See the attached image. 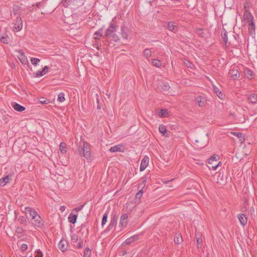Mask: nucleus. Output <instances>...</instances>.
<instances>
[{
	"mask_svg": "<svg viewBox=\"0 0 257 257\" xmlns=\"http://www.w3.org/2000/svg\"><path fill=\"white\" fill-rule=\"evenodd\" d=\"M152 64L157 67H160L161 66V62L158 59H153Z\"/></svg>",
	"mask_w": 257,
	"mask_h": 257,
	"instance_id": "nucleus-38",
	"label": "nucleus"
},
{
	"mask_svg": "<svg viewBox=\"0 0 257 257\" xmlns=\"http://www.w3.org/2000/svg\"><path fill=\"white\" fill-rule=\"evenodd\" d=\"M67 145L65 143L62 142L60 143L59 147L60 151L63 154H65L67 151V149L66 147Z\"/></svg>",
	"mask_w": 257,
	"mask_h": 257,
	"instance_id": "nucleus-31",
	"label": "nucleus"
},
{
	"mask_svg": "<svg viewBox=\"0 0 257 257\" xmlns=\"http://www.w3.org/2000/svg\"><path fill=\"white\" fill-rule=\"evenodd\" d=\"M43 255L42 252L39 249L37 251V254L35 257H43Z\"/></svg>",
	"mask_w": 257,
	"mask_h": 257,
	"instance_id": "nucleus-50",
	"label": "nucleus"
},
{
	"mask_svg": "<svg viewBox=\"0 0 257 257\" xmlns=\"http://www.w3.org/2000/svg\"><path fill=\"white\" fill-rule=\"evenodd\" d=\"M195 101L199 107H205L207 104L206 97L204 95H199L195 97Z\"/></svg>",
	"mask_w": 257,
	"mask_h": 257,
	"instance_id": "nucleus-5",
	"label": "nucleus"
},
{
	"mask_svg": "<svg viewBox=\"0 0 257 257\" xmlns=\"http://www.w3.org/2000/svg\"><path fill=\"white\" fill-rule=\"evenodd\" d=\"M31 61L33 65L36 66L37 65L38 62H39L40 61V60L38 58H32L31 59Z\"/></svg>",
	"mask_w": 257,
	"mask_h": 257,
	"instance_id": "nucleus-42",
	"label": "nucleus"
},
{
	"mask_svg": "<svg viewBox=\"0 0 257 257\" xmlns=\"http://www.w3.org/2000/svg\"><path fill=\"white\" fill-rule=\"evenodd\" d=\"M219 156L218 155H213L210 159L209 160V164L210 165H211V162L210 161H217L218 159H219Z\"/></svg>",
	"mask_w": 257,
	"mask_h": 257,
	"instance_id": "nucleus-40",
	"label": "nucleus"
},
{
	"mask_svg": "<svg viewBox=\"0 0 257 257\" xmlns=\"http://www.w3.org/2000/svg\"><path fill=\"white\" fill-rule=\"evenodd\" d=\"M58 246L59 249L61 251H62V252L65 251L67 250L68 247V244L66 240L61 239L59 241L58 244Z\"/></svg>",
	"mask_w": 257,
	"mask_h": 257,
	"instance_id": "nucleus-13",
	"label": "nucleus"
},
{
	"mask_svg": "<svg viewBox=\"0 0 257 257\" xmlns=\"http://www.w3.org/2000/svg\"><path fill=\"white\" fill-rule=\"evenodd\" d=\"M73 242H76L77 240H78V237L77 235H73V236H72V238H71Z\"/></svg>",
	"mask_w": 257,
	"mask_h": 257,
	"instance_id": "nucleus-54",
	"label": "nucleus"
},
{
	"mask_svg": "<svg viewBox=\"0 0 257 257\" xmlns=\"http://www.w3.org/2000/svg\"><path fill=\"white\" fill-rule=\"evenodd\" d=\"M83 257H89V256L87 255H85V254H83Z\"/></svg>",
	"mask_w": 257,
	"mask_h": 257,
	"instance_id": "nucleus-61",
	"label": "nucleus"
},
{
	"mask_svg": "<svg viewBox=\"0 0 257 257\" xmlns=\"http://www.w3.org/2000/svg\"><path fill=\"white\" fill-rule=\"evenodd\" d=\"M78 247L81 248L82 247V242L81 241L78 244Z\"/></svg>",
	"mask_w": 257,
	"mask_h": 257,
	"instance_id": "nucleus-57",
	"label": "nucleus"
},
{
	"mask_svg": "<svg viewBox=\"0 0 257 257\" xmlns=\"http://www.w3.org/2000/svg\"><path fill=\"white\" fill-rule=\"evenodd\" d=\"M49 67L48 66H45L42 70L41 71H38L35 74V76L36 77H38L40 76H42L44 75H45L49 69Z\"/></svg>",
	"mask_w": 257,
	"mask_h": 257,
	"instance_id": "nucleus-20",
	"label": "nucleus"
},
{
	"mask_svg": "<svg viewBox=\"0 0 257 257\" xmlns=\"http://www.w3.org/2000/svg\"><path fill=\"white\" fill-rule=\"evenodd\" d=\"M65 100V95L63 92H61L59 94L58 96V101L59 102H63Z\"/></svg>",
	"mask_w": 257,
	"mask_h": 257,
	"instance_id": "nucleus-39",
	"label": "nucleus"
},
{
	"mask_svg": "<svg viewBox=\"0 0 257 257\" xmlns=\"http://www.w3.org/2000/svg\"><path fill=\"white\" fill-rule=\"evenodd\" d=\"M97 108L98 109H100L101 108L99 104L97 105Z\"/></svg>",
	"mask_w": 257,
	"mask_h": 257,
	"instance_id": "nucleus-60",
	"label": "nucleus"
},
{
	"mask_svg": "<svg viewBox=\"0 0 257 257\" xmlns=\"http://www.w3.org/2000/svg\"><path fill=\"white\" fill-rule=\"evenodd\" d=\"M247 100L249 102L255 104L257 102V94L251 93L247 97Z\"/></svg>",
	"mask_w": 257,
	"mask_h": 257,
	"instance_id": "nucleus-23",
	"label": "nucleus"
},
{
	"mask_svg": "<svg viewBox=\"0 0 257 257\" xmlns=\"http://www.w3.org/2000/svg\"><path fill=\"white\" fill-rule=\"evenodd\" d=\"M21 224L24 225V226L28 225V222L25 217L23 216H20L18 219Z\"/></svg>",
	"mask_w": 257,
	"mask_h": 257,
	"instance_id": "nucleus-35",
	"label": "nucleus"
},
{
	"mask_svg": "<svg viewBox=\"0 0 257 257\" xmlns=\"http://www.w3.org/2000/svg\"><path fill=\"white\" fill-rule=\"evenodd\" d=\"M128 32V29L125 26L121 27V33L122 38L127 39Z\"/></svg>",
	"mask_w": 257,
	"mask_h": 257,
	"instance_id": "nucleus-24",
	"label": "nucleus"
},
{
	"mask_svg": "<svg viewBox=\"0 0 257 257\" xmlns=\"http://www.w3.org/2000/svg\"><path fill=\"white\" fill-rule=\"evenodd\" d=\"M112 37V40L113 41L115 42H117L119 40V38L117 35H116L115 33H114L111 36Z\"/></svg>",
	"mask_w": 257,
	"mask_h": 257,
	"instance_id": "nucleus-43",
	"label": "nucleus"
},
{
	"mask_svg": "<svg viewBox=\"0 0 257 257\" xmlns=\"http://www.w3.org/2000/svg\"><path fill=\"white\" fill-rule=\"evenodd\" d=\"M84 204L81 205L80 206L75 208L74 210L76 211V212H78L79 211H80L84 207Z\"/></svg>",
	"mask_w": 257,
	"mask_h": 257,
	"instance_id": "nucleus-51",
	"label": "nucleus"
},
{
	"mask_svg": "<svg viewBox=\"0 0 257 257\" xmlns=\"http://www.w3.org/2000/svg\"><path fill=\"white\" fill-rule=\"evenodd\" d=\"M108 214V211H106L104 214L103 215L102 222H101V225L102 226H103V225L106 223L107 220V217Z\"/></svg>",
	"mask_w": 257,
	"mask_h": 257,
	"instance_id": "nucleus-36",
	"label": "nucleus"
},
{
	"mask_svg": "<svg viewBox=\"0 0 257 257\" xmlns=\"http://www.w3.org/2000/svg\"><path fill=\"white\" fill-rule=\"evenodd\" d=\"M239 222L243 226L245 225L247 222V218L246 216L244 214H239L237 215Z\"/></svg>",
	"mask_w": 257,
	"mask_h": 257,
	"instance_id": "nucleus-14",
	"label": "nucleus"
},
{
	"mask_svg": "<svg viewBox=\"0 0 257 257\" xmlns=\"http://www.w3.org/2000/svg\"><path fill=\"white\" fill-rule=\"evenodd\" d=\"M143 54L146 59H149L152 56V51L150 49H145L143 52Z\"/></svg>",
	"mask_w": 257,
	"mask_h": 257,
	"instance_id": "nucleus-29",
	"label": "nucleus"
},
{
	"mask_svg": "<svg viewBox=\"0 0 257 257\" xmlns=\"http://www.w3.org/2000/svg\"><path fill=\"white\" fill-rule=\"evenodd\" d=\"M221 164V162H218V163L217 164H218V166L220 165V164Z\"/></svg>",
	"mask_w": 257,
	"mask_h": 257,
	"instance_id": "nucleus-62",
	"label": "nucleus"
},
{
	"mask_svg": "<svg viewBox=\"0 0 257 257\" xmlns=\"http://www.w3.org/2000/svg\"><path fill=\"white\" fill-rule=\"evenodd\" d=\"M182 237L180 234H177L175 235L174 239L175 243L179 244L182 242Z\"/></svg>",
	"mask_w": 257,
	"mask_h": 257,
	"instance_id": "nucleus-30",
	"label": "nucleus"
},
{
	"mask_svg": "<svg viewBox=\"0 0 257 257\" xmlns=\"http://www.w3.org/2000/svg\"><path fill=\"white\" fill-rule=\"evenodd\" d=\"M25 211H26V213L29 214L30 216L31 217V218H33L35 216H36V215H38L37 214V212H36V211L34 209H33L31 207H26Z\"/></svg>",
	"mask_w": 257,
	"mask_h": 257,
	"instance_id": "nucleus-15",
	"label": "nucleus"
},
{
	"mask_svg": "<svg viewBox=\"0 0 257 257\" xmlns=\"http://www.w3.org/2000/svg\"><path fill=\"white\" fill-rule=\"evenodd\" d=\"M77 218V215L76 214L71 213L68 216V220L70 223L74 224L76 222Z\"/></svg>",
	"mask_w": 257,
	"mask_h": 257,
	"instance_id": "nucleus-27",
	"label": "nucleus"
},
{
	"mask_svg": "<svg viewBox=\"0 0 257 257\" xmlns=\"http://www.w3.org/2000/svg\"><path fill=\"white\" fill-rule=\"evenodd\" d=\"M175 22H169L167 25V29L170 31H172L173 32H176L178 31V27L177 25H174Z\"/></svg>",
	"mask_w": 257,
	"mask_h": 257,
	"instance_id": "nucleus-16",
	"label": "nucleus"
},
{
	"mask_svg": "<svg viewBox=\"0 0 257 257\" xmlns=\"http://www.w3.org/2000/svg\"><path fill=\"white\" fill-rule=\"evenodd\" d=\"M25 230L23 227L20 226H17L16 228V232L18 234H23L25 232Z\"/></svg>",
	"mask_w": 257,
	"mask_h": 257,
	"instance_id": "nucleus-41",
	"label": "nucleus"
},
{
	"mask_svg": "<svg viewBox=\"0 0 257 257\" xmlns=\"http://www.w3.org/2000/svg\"><path fill=\"white\" fill-rule=\"evenodd\" d=\"M23 27V21L20 17L16 18V19L14 21V28L17 32L20 31Z\"/></svg>",
	"mask_w": 257,
	"mask_h": 257,
	"instance_id": "nucleus-9",
	"label": "nucleus"
},
{
	"mask_svg": "<svg viewBox=\"0 0 257 257\" xmlns=\"http://www.w3.org/2000/svg\"><path fill=\"white\" fill-rule=\"evenodd\" d=\"M9 176H6V177L2 178L0 179V185L2 186H4L6 185L7 183L9 182Z\"/></svg>",
	"mask_w": 257,
	"mask_h": 257,
	"instance_id": "nucleus-32",
	"label": "nucleus"
},
{
	"mask_svg": "<svg viewBox=\"0 0 257 257\" xmlns=\"http://www.w3.org/2000/svg\"><path fill=\"white\" fill-rule=\"evenodd\" d=\"M11 33L9 31H0V41L5 44H9L11 41Z\"/></svg>",
	"mask_w": 257,
	"mask_h": 257,
	"instance_id": "nucleus-3",
	"label": "nucleus"
},
{
	"mask_svg": "<svg viewBox=\"0 0 257 257\" xmlns=\"http://www.w3.org/2000/svg\"><path fill=\"white\" fill-rule=\"evenodd\" d=\"M12 105L13 108L15 110L19 111V112H22L26 109V108L24 106H23L16 102L12 103Z\"/></svg>",
	"mask_w": 257,
	"mask_h": 257,
	"instance_id": "nucleus-19",
	"label": "nucleus"
},
{
	"mask_svg": "<svg viewBox=\"0 0 257 257\" xmlns=\"http://www.w3.org/2000/svg\"><path fill=\"white\" fill-rule=\"evenodd\" d=\"M243 20L244 21H246L248 24V35L252 37H254L255 34V25L253 17L251 13L245 10L243 14Z\"/></svg>",
	"mask_w": 257,
	"mask_h": 257,
	"instance_id": "nucleus-1",
	"label": "nucleus"
},
{
	"mask_svg": "<svg viewBox=\"0 0 257 257\" xmlns=\"http://www.w3.org/2000/svg\"><path fill=\"white\" fill-rule=\"evenodd\" d=\"M213 89L214 92L216 93L217 96L220 99H223L224 97V94L223 92H222L220 88L215 86V85H213Z\"/></svg>",
	"mask_w": 257,
	"mask_h": 257,
	"instance_id": "nucleus-18",
	"label": "nucleus"
},
{
	"mask_svg": "<svg viewBox=\"0 0 257 257\" xmlns=\"http://www.w3.org/2000/svg\"><path fill=\"white\" fill-rule=\"evenodd\" d=\"M229 75L232 79L235 80L238 78L240 76L239 72V68L238 66H231V68L228 72Z\"/></svg>",
	"mask_w": 257,
	"mask_h": 257,
	"instance_id": "nucleus-4",
	"label": "nucleus"
},
{
	"mask_svg": "<svg viewBox=\"0 0 257 257\" xmlns=\"http://www.w3.org/2000/svg\"><path fill=\"white\" fill-rule=\"evenodd\" d=\"M133 242H134V241H133V239L132 238V237H130V238L126 239L125 240V241L124 242V243L126 245H130L131 243H132Z\"/></svg>",
	"mask_w": 257,
	"mask_h": 257,
	"instance_id": "nucleus-45",
	"label": "nucleus"
},
{
	"mask_svg": "<svg viewBox=\"0 0 257 257\" xmlns=\"http://www.w3.org/2000/svg\"><path fill=\"white\" fill-rule=\"evenodd\" d=\"M218 167V164H217V165L211 166L209 167V168H211L213 170H216Z\"/></svg>",
	"mask_w": 257,
	"mask_h": 257,
	"instance_id": "nucleus-56",
	"label": "nucleus"
},
{
	"mask_svg": "<svg viewBox=\"0 0 257 257\" xmlns=\"http://www.w3.org/2000/svg\"><path fill=\"white\" fill-rule=\"evenodd\" d=\"M162 87L164 90L167 91L169 89L170 86L167 83H165V84H163V85L162 86Z\"/></svg>",
	"mask_w": 257,
	"mask_h": 257,
	"instance_id": "nucleus-48",
	"label": "nucleus"
},
{
	"mask_svg": "<svg viewBox=\"0 0 257 257\" xmlns=\"http://www.w3.org/2000/svg\"><path fill=\"white\" fill-rule=\"evenodd\" d=\"M197 31H198V32H200H200H202V31H203V30H202V29H199L198 30H197Z\"/></svg>",
	"mask_w": 257,
	"mask_h": 257,
	"instance_id": "nucleus-59",
	"label": "nucleus"
},
{
	"mask_svg": "<svg viewBox=\"0 0 257 257\" xmlns=\"http://www.w3.org/2000/svg\"><path fill=\"white\" fill-rule=\"evenodd\" d=\"M122 148V146L121 145H115L113 147H111L109 151L111 153H116V152H123V151L121 150V148Z\"/></svg>",
	"mask_w": 257,
	"mask_h": 257,
	"instance_id": "nucleus-22",
	"label": "nucleus"
},
{
	"mask_svg": "<svg viewBox=\"0 0 257 257\" xmlns=\"http://www.w3.org/2000/svg\"><path fill=\"white\" fill-rule=\"evenodd\" d=\"M149 163V158L147 156H145L141 161L140 165V171H144L147 167Z\"/></svg>",
	"mask_w": 257,
	"mask_h": 257,
	"instance_id": "nucleus-17",
	"label": "nucleus"
},
{
	"mask_svg": "<svg viewBox=\"0 0 257 257\" xmlns=\"http://www.w3.org/2000/svg\"><path fill=\"white\" fill-rule=\"evenodd\" d=\"M160 132L166 137H169V132L167 131L166 126L164 125H160L159 127Z\"/></svg>",
	"mask_w": 257,
	"mask_h": 257,
	"instance_id": "nucleus-21",
	"label": "nucleus"
},
{
	"mask_svg": "<svg viewBox=\"0 0 257 257\" xmlns=\"http://www.w3.org/2000/svg\"><path fill=\"white\" fill-rule=\"evenodd\" d=\"M134 242L139 239V235H135L131 236Z\"/></svg>",
	"mask_w": 257,
	"mask_h": 257,
	"instance_id": "nucleus-55",
	"label": "nucleus"
},
{
	"mask_svg": "<svg viewBox=\"0 0 257 257\" xmlns=\"http://www.w3.org/2000/svg\"><path fill=\"white\" fill-rule=\"evenodd\" d=\"M96 48L99 50V48L98 47H97Z\"/></svg>",
	"mask_w": 257,
	"mask_h": 257,
	"instance_id": "nucleus-64",
	"label": "nucleus"
},
{
	"mask_svg": "<svg viewBox=\"0 0 257 257\" xmlns=\"http://www.w3.org/2000/svg\"><path fill=\"white\" fill-rule=\"evenodd\" d=\"M32 224L38 227H41L43 224L44 222L39 215H36L34 218H31Z\"/></svg>",
	"mask_w": 257,
	"mask_h": 257,
	"instance_id": "nucleus-6",
	"label": "nucleus"
},
{
	"mask_svg": "<svg viewBox=\"0 0 257 257\" xmlns=\"http://www.w3.org/2000/svg\"><path fill=\"white\" fill-rule=\"evenodd\" d=\"M146 180H144L143 183L138 187V189H141L136 194L135 196L136 202H139L140 199L142 197L143 192L142 191L143 188L145 186Z\"/></svg>",
	"mask_w": 257,
	"mask_h": 257,
	"instance_id": "nucleus-8",
	"label": "nucleus"
},
{
	"mask_svg": "<svg viewBox=\"0 0 257 257\" xmlns=\"http://www.w3.org/2000/svg\"><path fill=\"white\" fill-rule=\"evenodd\" d=\"M161 114H162V116L163 117H166L167 116L168 112V111L166 109H161Z\"/></svg>",
	"mask_w": 257,
	"mask_h": 257,
	"instance_id": "nucleus-46",
	"label": "nucleus"
},
{
	"mask_svg": "<svg viewBox=\"0 0 257 257\" xmlns=\"http://www.w3.org/2000/svg\"><path fill=\"white\" fill-rule=\"evenodd\" d=\"M117 217L116 215H114L113 217L111 218L110 222L106 229V231H109L111 230L113 226L116 225L117 222Z\"/></svg>",
	"mask_w": 257,
	"mask_h": 257,
	"instance_id": "nucleus-12",
	"label": "nucleus"
},
{
	"mask_svg": "<svg viewBox=\"0 0 257 257\" xmlns=\"http://www.w3.org/2000/svg\"><path fill=\"white\" fill-rule=\"evenodd\" d=\"M128 222V215L124 213L120 217L119 225L121 228H123L127 226Z\"/></svg>",
	"mask_w": 257,
	"mask_h": 257,
	"instance_id": "nucleus-7",
	"label": "nucleus"
},
{
	"mask_svg": "<svg viewBox=\"0 0 257 257\" xmlns=\"http://www.w3.org/2000/svg\"><path fill=\"white\" fill-rule=\"evenodd\" d=\"M102 29H100L96 32L93 35V38L95 40H99L102 36Z\"/></svg>",
	"mask_w": 257,
	"mask_h": 257,
	"instance_id": "nucleus-33",
	"label": "nucleus"
},
{
	"mask_svg": "<svg viewBox=\"0 0 257 257\" xmlns=\"http://www.w3.org/2000/svg\"><path fill=\"white\" fill-rule=\"evenodd\" d=\"M20 248L23 251L26 250L28 248V245L25 243H23L21 245Z\"/></svg>",
	"mask_w": 257,
	"mask_h": 257,
	"instance_id": "nucleus-49",
	"label": "nucleus"
},
{
	"mask_svg": "<svg viewBox=\"0 0 257 257\" xmlns=\"http://www.w3.org/2000/svg\"><path fill=\"white\" fill-rule=\"evenodd\" d=\"M78 152L80 155L83 154V156L86 158V160H91V152L90 145L89 143L84 141L83 142V147H79Z\"/></svg>",
	"mask_w": 257,
	"mask_h": 257,
	"instance_id": "nucleus-2",
	"label": "nucleus"
},
{
	"mask_svg": "<svg viewBox=\"0 0 257 257\" xmlns=\"http://www.w3.org/2000/svg\"><path fill=\"white\" fill-rule=\"evenodd\" d=\"M221 36L223 42L225 43V45H226L228 41L227 32L224 29L222 30Z\"/></svg>",
	"mask_w": 257,
	"mask_h": 257,
	"instance_id": "nucleus-28",
	"label": "nucleus"
},
{
	"mask_svg": "<svg viewBox=\"0 0 257 257\" xmlns=\"http://www.w3.org/2000/svg\"><path fill=\"white\" fill-rule=\"evenodd\" d=\"M185 65L189 68H191V65L192 64L190 63L189 61L187 60L186 62H184Z\"/></svg>",
	"mask_w": 257,
	"mask_h": 257,
	"instance_id": "nucleus-52",
	"label": "nucleus"
},
{
	"mask_svg": "<svg viewBox=\"0 0 257 257\" xmlns=\"http://www.w3.org/2000/svg\"><path fill=\"white\" fill-rule=\"evenodd\" d=\"M17 52L20 54L18 57L19 59L22 63H24L27 60V57L24 54V52L22 50H19Z\"/></svg>",
	"mask_w": 257,
	"mask_h": 257,
	"instance_id": "nucleus-26",
	"label": "nucleus"
},
{
	"mask_svg": "<svg viewBox=\"0 0 257 257\" xmlns=\"http://www.w3.org/2000/svg\"><path fill=\"white\" fill-rule=\"evenodd\" d=\"M117 26L114 25V24L111 23L109 28L106 30L105 36L106 37H110L116 31Z\"/></svg>",
	"mask_w": 257,
	"mask_h": 257,
	"instance_id": "nucleus-10",
	"label": "nucleus"
},
{
	"mask_svg": "<svg viewBox=\"0 0 257 257\" xmlns=\"http://www.w3.org/2000/svg\"><path fill=\"white\" fill-rule=\"evenodd\" d=\"M244 74L245 77L249 79H251L254 77V74L253 72L248 68H245L244 70Z\"/></svg>",
	"mask_w": 257,
	"mask_h": 257,
	"instance_id": "nucleus-25",
	"label": "nucleus"
},
{
	"mask_svg": "<svg viewBox=\"0 0 257 257\" xmlns=\"http://www.w3.org/2000/svg\"><path fill=\"white\" fill-rule=\"evenodd\" d=\"M204 257H208V254H206V255H205Z\"/></svg>",
	"mask_w": 257,
	"mask_h": 257,
	"instance_id": "nucleus-63",
	"label": "nucleus"
},
{
	"mask_svg": "<svg viewBox=\"0 0 257 257\" xmlns=\"http://www.w3.org/2000/svg\"><path fill=\"white\" fill-rule=\"evenodd\" d=\"M65 209V207L64 206H62L60 207V210L61 211H64Z\"/></svg>",
	"mask_w": 257,
	"mask_h": 257,
	"instance_id": "nucleus-58",
	"label": "nucleus"
},
{
	"mask_svg": "<svg viewBox=\"0 0 257 257\" xmlns=\"http://www.w3.org/2000/svg\"><path fill=\"white\" fill-rule=\"evenodd\" d=\"M21 6L18 4H15L13 5V14L14 16H16L18 18L19 17H20L21 13Z\"/></svg>",
	"mask_w": 257,
	"mask_h": 257,
	"instance_id": "nucleus-11",
	"label": "nucleus"
},
{
	"mask_svg": "<svg viewBox=\"0 0 257 257\" xmlns=\"http://www.w3.org/2000/svg\"><path fill=\"white\" fill-rule=\"evenodd\" d=\"M202 242V240L201 238L198 237L197 239V243L198 245V248H199V245L201 244Z\"/></svg>",
	"mask_w": 257,
	"mask_h": 257,
	"instance_id": "nucleus-53",
	"label": "nucleus"
},
{
	"mask_svg": "<svg viewBox=\"0 0 257 257\" xmlns=\"http://www.w3.org/2000/svg\"><path fill=\"white\" fill-rule=\"evenodd\" d=\"M232 133L233 135L236 136L238 139H239L240 141H244V136L242 133L238 132H232Z\"/></svg>",
	"mask_w": 257,
	"mask_h": 257,
	"instance_id": "nucleus-34",
	"label": "nucleus"
},
{
	"mask_svg": "<svg viewBox=\"0 0 257 257\" xmlns=\"http://www.w3.org/2000/svg\"><path fill=\"white\" fill-rule=\"evenodd\" d=\"M72 0H62L61 4L65 8H68L70 4L72 3Z\"/></svg>",
	"mask_w": 257,
	"mask_h": 257,
	"instance_id": "nucleus-37",
	"label": "nucleus"
},
{
	"mask_svg": "<svg viewBox=\"0 0 257 257\" xmlns=\"http://www.w3.org/2000/svg\"><path fill=\"white\" fill-rule=\"evenodd\" d=\"M39 101L42 104H48L49 102V100L44 97H40Z\"/></svg>",
	"mask_w": 257,
	"mask_h": 257,
	"instance_id": "nucleus-44",
	"label": "nucleus"
},
{
	"mask_svg": "<svg viewBox=\"0 0 257 257\" xmlns=\"http://www.w3.org/2000/svg\"><path fill=\"white\" fill-rule=\"evenodd\" d=\"M84 254L89 256L91 254V250L89 247H86L84 251Z\"/></svg>",
	"mask_w": 257,
	"mask_h": 257,
	"instance_id": "nucleus-47",
	"label": "nucleus"
}]
</instances>
